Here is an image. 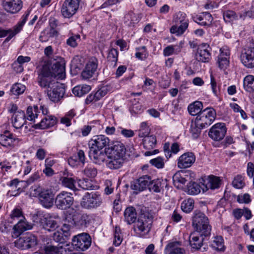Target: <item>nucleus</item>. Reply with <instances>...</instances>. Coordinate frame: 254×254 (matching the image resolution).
<instances>
[{
    "instance_id": "a18cd8bd",
    "label": "nucleus",
    "mask_w": 254,
    "mask_h": 254,
    "mask_svg": "<svg viewBox=\"0 0 254 254\" xmlns=\"http://www.w3.org/2000/svg\"><path fill=\"white\" fill-rule=\"evenodd\" d=\"M25 89L26 87L24 85L16 83L12 86L10 92L13 95H18L23 93L25 90Z\"/></svg>"
},
{
    "instance_id": "6ab92c4d",
    "label": "nucleus",
    "mask_w": 254,
    "mask_h": 254,
    "mask_svg": "<svg viewBox=\"0 0 254 254\" xmlns=\"http://www.w3.org/2000/svg\"><path fill=\"white\" fill-rule=\"evenodd\" d=\"M211 48L206 43L201 44L198 48L196 59L199 62H208L211 58Z\"/></svg>"
},
{
    "instance_id": "c9c22d12",
    "label": "nucleus",
    "mask_w": 254,
    "mask_h": 254,
    "mask_svg": "<svg viewBox=\"0 0 254 254\" xmlns=\"http://www.w3.org/2000/svg\"><path fill=\"white\" fill-rule=\"evenodd\" d=\"M188 192L190 194L196 195L200 192L201 190L205 189V187H202L199 184L194 182H190L187 185Z\"/></svg>"
},
{
    "instance_id": "f3484780",
    "label": "nucleus",
    "mask_w": 254,
    "mask_h": 254,
    "mask_svg": "<svg viewBox=\"0 0 254 254\" xmlns=\"http://www.w3.org/2000/svg\"><path fill=\"white\" fill-rule=\"evenodd\" d=\"M39 199L42 206L47 208H50L54 204V194L51 189H45Z\"/></svg>"
},
{
    "instance_id": "7ed1b4c3",
    "label": "nucleus",
    "mask_w": 254,
    "mask_h": 254,
    "mask_svg": "<svg viewBox=\"0 0 254 254\" xmlns=\"http://www.w3.org/2000/svg\"><path fill=\"white\" fill-rule=\"evenodd\" d=\"M153 222V217L148 212L141 213L135 221L134 231L139 237H143L147 234L151 228Z\"/></svg>"
},
{
    "instance_id": "2f4dec72",
    "label": "nucleus",
    "mask_w": 254,
    "mask_h": 254,
    "mask_svg": "<svg viewBox=\"0 0 254 254\" xmlns=\"http://www.w3.org/2000/svg\"><path fill=\"white\" fill-rule=\"evenodd\" d=\"M125 220L128 224H131L134 223L136 219V212L135 209L130 206L127 207L124 212Z\"/></svg>"
},
{
    "instance_id": "f03ea898",
    "label": "nucleus",
    "mask_w": 254,
    "mask_h": 254,
    "mask_svg": "<svg viewBox=\"0 0 254 254\" xmlns=\"http://www.w3.org/2000/svg\"><path fill=\"white\" fill-rule=\"evenodd\" d=\"M192 226L201 236L208 237L210 235L211 227L207 217L200 210H196L192 217Z\"/></svg>"
},
{
    "instance_id": "5fc2aeb1",
    "label": "nucleus",
    "mask_w": 254,
    "mask_h": 254,
    "mask_svg": "<svg viewBox=\"0 0 254 254\" xmlns=\"http://www.w3.org/2000/svg\"><path fill=\"white\" fill-rule=\"evenodd\" d=\"M97 173L96 169L91 166L87 167L84 170V174L88 177L94 178Z\"/></svg>"
},
{
    "instance_id": "4468645a",
    "label": "nucleus",
    "mask_w": 254,
    "mask_h": 254,
    "mask_svg": "<svg viewBox=\"0 0 254 254\" xmlns=\"http://www.w3.org/2000/svg\"><path fill=\"white\" fill-rule=\"evenodd\" d=\"M226 131L227 128L224 123H217L211 127L208 135L214 140L219 141L224 138Z\"/></svg>"
},
{
    "instance_id": "b1692460",
    "label": "nucleus",
    "mask_w": 254,
    "mask_h": 254,
    "mask_svg": "<svg viewBox=\"0 0 254 254\" xmlns=\"http://www.w3.org/2000/svg\"><path fill=\"white\" fill-rule=\"evenodd\" d=\"M72 220L73 224L79 228L87 227L89 223V216L85 214L76 213L72 215Z\"/></svg>"
},
{
    "instance_id": "f8f14e48",
    "label": "nucleus",
    "mask_w": 254,
    "mask_h": 254,
    "mask_svg": "<svg viewBox=\"0 0 254 254\" xmlns=\"http://www.w3.org/2000/svg\"><path fill=\"white\" fill-rule=\"evenodd\" d=\"M126 149L125 145L121 142L116 141L111 147L105 148V152L108 154V157L123 158L126 153Z\"/></svg>"
},
{
    "instance_id": "680f3d73",
    "label": "nucleus",
    "mask_w": 254,
    "mask_h": 254,
    "mask_svg": "<svg viewBox=\"0 0 254 254\" xmlns=\"http://www.w3.org/2000/svg\"><path fill=\"white\" fill-rule=\"evenodd\" d=\"M62 233L66 240H67L71 235L70 226L68 224H64L62 228Z\"/></svg>"
},
{
    "instance_id": "e2e57ef3",
    "label": "nucleus",
    "mask_w": 254,
    "mask_h": 254,
    "mask_svg": "<svg viewBox=\"0 0 254 254\" xmlns=\"http://www.w3.org/2000/svg\"><path fill=\"white\" fill-rule=\"evenodd\" d=\"M237 201L239 203H249L251 201L250 195L248 193L239 195L237 197Z\"/></svg>"
},
{
    "instance_id": "a211bd4d",
    "label": "nucleus",
    "mask_w": 254,
    "mask_h": 254,
    "mask_svg": "<svg viewBox=\"0 0 254 254\" xmlns=\"http://www.w3.org/2000/svg\"><path fill=\"white\" fill-rule=\"evenodd\" d=\"M2 6L7 12L16 13L21 9L22 2L21 0H2Z\"/></svg>"
},
{
    "instance_id": "3c124183",
    "label": "nucleus",
    "mask_w": 254,
    "mask_h": 254,
    "mask_svg": "<svg viewBox=\"0 0 254 254\" xmlns=\"http://www.w3.org/2000/svg\"><path fill=\"white\" fill-rule=\"evenodd\" d=\"M229 58L225 57H222L221 56L218 57L217 63L220 68L225 69L229 65Z\"/></svg>"
},
{
    "instance_id": "13d9d810",
    "label": "nucleus",
    "mask_w": 254,
    "mask_h": 254,
    "mask_svg": "<svg viewBox=\"0 0 254 254\" xmlns=\"http://www.w3.org/2000/svg\"><path fill=\"white\" fill-rule=\"evenodd\" d=\"M53 239L57 242L60 243L59 244L63 245L66 241L65 238L64 237L61 232L57 231L53 234Z\"/></svg>"
},
{
    "instance_id": "0eeeda50",
    "label": "nucleus",
    "mask_w": 254,
    "mask_h": 254,
    "mask_svg": "<svg viewBox=\"0 0 254 254\" xmlns=\"http://www.w3.org/2000/svg\"><path fill=\"white\" fill-rule=\"evenodd\" d=\"M73 251L74 247L77 251H84L90 246L91 244V238L90 235L86 233H83L74 236L72 240Z\"/></svg>"
},
{
    "instance_id": "e433bc0d",
    "label": "nucleus",
    "mask_w": 254,
    "mask_h": 254,
    "mask_svg": "<svg viewBox=\"0 0 254 254\" xmlns=\"http://www.w3.org/2000/svg\"><path fill=\"white\" fill-rule=\"evenodd\" d=\"M90 90L91 87L89 85L77 86L73 88L72 92L75 96L81 97L88 93Z\"/></svg>"
},
{
    "instance_id": "2eb2a0df",
    "label": "nucleus",
    "mask_w": 254,
    "mask_h": 254,
    "mask_svg": "<svg viewBox=\"0 0 254 254\" xmlns=\"http://www.w3.org/2000/svg\"><path fill=\"white\" fill-rule=\"evenodd\" d=\"M240 58L245 66L248 68L254 67V42L248 49L242 53Z\"/></svg>"
},
{
    "instance_id": "8fccbe9b",
    "label": "nucleus",
    "mask_w": 254,
    "mask_h": 254,
    "mask_svg": "<svg viewBox=\"0 0 254 254\" xmlns=\"http://www.w3.org/2000/svg\"><path fill=\"white\" fill-rule=\"evenodd\" d=\"M222 240V238L221 237L216 238L211 244L212 247L217 251H223L224 250V246Z\"/></svg>"
},
{
    "instance_id": "a19ab883",
    "label": "nucleus",
    "mask_w": 254,
    "mask_h": 254,
    "mask_svg": "<svg viewBox=\"0 0 254 254\" xmlns=\"http://www.w3.org/2000/svg\"><path fill=\"white\" fill-rule=\"evenodd\" d=\"M29 11H28L26 13V14L25 15H24L22 16V20L20 22H19L17 24V25H15L14 27L15 33H12L11 34V35L7 38L8 39L7 40L11 39L14 35H15L16 34H17L22 29V28L23 26L24 25V24H25V23L26 22V21L27 20V17L29 16Z\"/></svg>"
},
{
    "instance_id": "4d7b16f0",
    "label": "nucleus",
    "mask_w": 254,
    "mask_h": 254,
    "mask_svg": "<svg viewBox=\"0 0 254 254\" xmlns=\"http://www.w3.org/2000/svg\"><path fill=\"white\" fill-rule=\"evenodd\" d=\"M202 128H203L201 127L200 126H197L195 122L194 125H192L191 127V133L192 137L194 138H197L201 132V129Z\"/></svg>"
},
{
    "instance_id": "423d86ee",
    "label": "nucleus",
    "mask_w": 254,
    "mask_h": 254,
    "mask_svg": "<svg viewBox=\"0 0 254 254\" xmlns=\"http://www.w3.org/2000/svg\"><path fill=\"white\" fill-rule=\"evenodd\" d=\"M73 251V246L70 244H58L54 246L49 243L43 247V254H70Z\"/></svg>"
},
{
    "instance_id": "20e7f679",
    "label": "nucleus",
    "mask_w": 254,
    "mask_h": 254,
    "mask_svg": "<svg viewBox=\"0 0 254 254\" xmlns=\"http://www.w3.org/2000/svg\"><path fill=\"white\" fill-rule=\"evenodd\" d=\"M174 22L175 25L171 27V33L177 36L182 35L189 26V20L186 18V14L179 12L174 16Z\"/></svg>"
},
{
    "instance_id": "603ef678",
    "label": "nucleus",
    "mask_w": 254,
    "mask_h": 254,
    "mask_svg": "<svg viewBox=\"0 0 254 254\" xmlns=\"http://www.w3.org/2000/svg\"><path fill=\"white\" fill-rule=\"evenodd\" d=\"M233 186L237 189H242L245 186L244 179L241 175H237L232 182Z\"/></svg>"
},
{
    "instance_id": "aec40b11",
    "label": "nucleus",
    "mask_w": 254,
    "mask_h": 254,
    "mask_svg": "<svg viewBox=\"0 0 254 254\" xmlns=\"http://www.w3.org/2000/svg\"><path fill=\"white\" fill-rule=\"evenodd\" d=\"M195 160V156L193 153H185L179 157L178 166L181 169L190 167L194 163Z\"/></svg>"
},
{
    "instance_id": "bf43d9fd",
    "label": "nucleus",
    "mask_w": 254,
    "mask_h": 254,
    "mask_svg": "<svg viewBox=\"0 0 254 254\" xmlns=\"http://www.w3.org/2000/svg\"><path fill=\"white\" fill-rule=\"evenodd\" d=\"M223 17L226 22H230L236 18V14L234 11L228 10L224 13Z\"/></svg>"
},
{
    "instance_id": "412c9836",
    "label": "nucleus",
    "mask_w": 254,
    "mask_h": 254,
    "mask_svg": "<svg viewBox=\"0 0 254 254\" xmlns=\"http://www.w3.org/2000/svg\"><path fill=\"white\" fill-rule=\"evenodd\" d=\"M109 139L104 135H96L89 142L90 147H93V148H97V150H101L106 147L109 144Z\"/></svg>"
},
{
    "instance_id": "6e6d98bb",
    "label": "nucleus",
    "mask_w": 254,
    "mask_h": 254,
    "mask_svg": "<svg viewBox=\"0 0 254 254\" xmlns=\"http://www.w3.org/2000/svg\"><path fill=\"white\" fill-rule=\"evenodd\" d=\"M150 163L157 168H162L164 166L163 159L160 157L150 160Z\"/></svg>"
},
{
    "instance_id": "7c9ffc66",
    "label": "nucleus",
    "mask_w": 254,
    "mask_h": 254,
    "mask_svg": "<svg viewBox=\"0 0 254 254\" xmlns=\"http://www.w3.org/2000/svg\"><path fill=\"white\" fill-rule=\"evenodd\" d=\"M201 235V233H200ZM201 239L198 236L195 235V233L194 232L191 233L189 238V242L190 246L192 249L198 250L200 249V248L203 245V242L204 241L203 237H201Z\"/></svg>"
},
{
    "instance_id": "ddd939ff",
    "label": "nucleus",
    "mask_w": 254,
    "mask_h": 254,
    "mask_svg": "<svg viewBox=\"0 0 254 254\" xmlns=\"http://www.w3.org/2000/svg\"><path fill=\"white\" fill-rule=\"evenodd\" d=\"M82 204L86 208H94L100 205L102 202L101 195L97 193H87L83 198Z\"/></svg>"
},
{
    "instance_id": "69168bd1",
    "label": "nucleus",
    "mask_w": 254,
    "mask_h": 254,
    "mask_svg": "<svg viewBox=\"0 0 254 254\" xmlns=\"http://www.w3.org/2000/svg\"><path fill=\"white\" fill-rule=\"evenodd\" d=\"M15 30L13 28V30L8 29V30H4V29H0V37H5L7 36V38L5 39V41H8L10 39L7 40L8 38L11 35L12 33H14Z\"/></svg>"
},
{
    "instance_id": "393cba45",
    "label": "nucleus",
    "mask_w": 254,
    "mask_h": 254,
    "mask_svg": "<svg viewBox=\"0 0 254 254\" xmlns=\"http://www.w3.org/2000/svg\"><path fill=\"white\" fill-rule=\"evenodd\" d=\"M17 139L13 137V134L8 130H5L3 133L0 134V144L4 147L12 146Z\"/></svg>"
},
{
    "instance_id": "bb28decb",
    "label": "nucleus",
    "mask_w": 254,
    "mask_h": 254,
    "mask_svg": "<svg viewBox=\"0 0 254 254\" xmlns=\"http://www.w3.org/2000/svg\"><path fill=\"white\" fill-rule=\"evenodd\" d=\"M193 20L202 26H210L213 20L212 15L208 12H204L202 15L193 17Z\"/></svg>"
},
{
    "instance_id": "39448f33",
    "label": "nucleus",
    "mask_w": 254,
    "mask_h": 254,
    "mask_svg": "<svg viewBox=\"0 0 254 254\" xmlns=\"http://www.w3.org/2000/svg\"><path fill=\"white\" fill-rule=\"evenodd\" d=\"M215 110L211 108H207L202 110L195 119V122L197 126L205 128L210 126L215 119Z\"/></svg>"
},
{
    "instance_id": "49530a36",
    "label": "nucleus",
    "mask_w": 254,
    "mask_h": 254,
    "mask_svg": "<svg viewBox=\"0 0 254 254\" xmlns=\"http://www.w3.org/2000/svg\"><path fill=\"white\" fill-rule=\"evenodd\" d=\"M44 190V188L39 185L33 186L29 190L30 195L33 197H39Z\"/></svg>"
},
{
    "instance_id": "dca6fc26",
    "label": "nucleus",
    "mask_w": 254,
    "mask_h": 254,
    "mask_svg": "<svg viewBox=\"0 0 254 254\" xmlns=\"http://www.w3.org/2000/svg\"><path fill=\"white\" fill-rule=\"evenodd\" d=\"M151 178L150 176L144 175L133 182L130 186L132 190L141 191L147 188L149 189Z\"/></svg>"
},
{
    "instance_id": "f704fd0d",
    "label": "nucleus",
    "mask_w": 254,
    "mask_h": 254,
    "mask_svg": "<svg viewBox=\"0 0 254 254\" xmlns=\"http://www.w3.org/2000/svg\"><path fill=\"white\" fill-rule=\"evenodd\" d=\"M156 138L153 135L145 136L143 139V145L144 148L147 150H150L155 147L156 144Z\"/></svg>"
},
{
    "instance_id": "c756f323",
    "label": "nucleus",
    "mask_w": 254,
    "mask_h": 254,
    "mask_svg": "<svg viewBox=\"0 0 254 254\" xmlns=\"http://www.w3.org/2000/svg\"><path fill=\"white\" fill-rule=\"evenodd\" d=\"M22 217L23 219L20 220L13 227L14 231L20 234L26 230H30L33 228V225L28 222L24 217L23 216Z\"/></svg>"
},
{
    "instance_id": "1a4fd4ad",
    "label": "nucleus",
    "mask_w": 254,
    "mask_h": 254,
    "mask_svg": "<svg viewBox=\"0 0 254 254\" xmlns=\"http://www.w3.org/2000/svg\"><path fill=\"white\" fill-rule=\"evenodd\" d=\"M45 67H47L48 71L51 73V75H49L50 79H55L56 77L62 78L65 76V63L63 60L56 62L52 65L51 69L48 65L45 64L43 65L39 75L42 74L44 68Z\"/></svg>"
},
{
    "instance_id": "58836bf2",
    "label": "nucleus",
    "mask_w": 254,
    "mask_h": 254,
    "mask_svg": "<svg viewBox=\"0 0 254 254\" xmlns=\"http://www.w3.org/2000/svg\"><path fill=\"white\" fill-rule=\"evenodd\" d=\"M194 207V200L192 198L185 200L181 204L182 210L186 212H190Z\"/></svg>"
},
{
    "instance_id": "338daca9",
    "label": "nucleus",
    "mask_w": 254,
    "mask_h": 254,
    "mask_svg": "<svg viewBox=\"0 0 254 254\" xmlns=\"http://www.w3.org/2000/svg\"><path fill=\"white\" fill-rule=\"evenodd\" d=\"M107 93V90L106 88H101L98 90L96 93H94V96L96 98V100H99L103 97L105 96Z\"/></svg>"
},
{
    "instance_id": "864d4df0",
    "label": "nucleus",
    "mask_w": 254,
    "mask_h": 254,
    "mask_svg": "<svg viewBox=\"0 0 254 254\" xmlns=\"http://www.w3.org/2000/svg\"><path fill=\"white\" fill-rule=\"evenodd\" d=\"M125 18L127 20L130 21L131 23H137L139 20L138 15L132 11H129L125 15Z\"/></svg>"
},
{
    "instance_id": "4c0bfd02",
    "label": "nucleus",
    "mask_w": 254,
    "mask_h": 254,
    "mask_svg": "<svg viewBox=\"0 0 254 254\" xmlns=\"http://www.w3.org/2000/svg\"><path fill=\"white\" fill-rule=\"evenodd\" d=\"M244 87L246 91L251 92L254 91V76L249 75L244 79Z\"/></svg>"
},
{
    "instance_id": "79ce46f5",
    "label": "nucleus",
    "mask_w": 254,
    "mask_h": 254,
    "mask_svg": "<svg viewBox=\"0 0 254 254\" xmlns=\"http://www.w3.org/2000/svg\"><path fill=\"white\" fill-rule=\"evenodd\" d=\"M180 243L178 242H173L169 244L167 246L170 249L169 254H184L185 251L183 249L177 247Z\"/></svg>"
},
{
    "instance_id": "cd10ccee",
    "label": "nucleus",
    "mask_w": 254,
    "mask_h": 254,
    "mask_svg": "<svg viewBox=\"0 0 254 254\" xmlns=\"http://www.w3.org/2000/svg\"><path fill=\"white\" fill-rule=\"evenodd\" d=\"M40 223L43 227L48 231L54 230L58 227L57 221L51 217L43 216L40 218Z\"/></svg>"
},
{
    "instance_id": "9d476101",
    "label": "nucleus",
    "mask_w": 254,
    "mask_h": 254,
    "mask_svg": "<svg viewBox=\"0 0 254 254\" xmlns=\"http://www.w3.org/2000/svg\"><path fill=\"white\" fill-rule=\"evenodd\" d=\"M15 243L16 247L18 248L26 250L35 247L38 244V240L35 235L27 234L20 237Z\"/></svg>"
},
{
    "instance_id": "f257e3e1",
    "label": "nucleus",
    "mask_w": 254,
    "mask_h": 254,
    "mask_svg": "<svg viewBox=\"0 0 254 254\" xmlns=\"http://www.w3.org/2000/svg\"><path fill=\"white\" fill-rule=\"evenodd\" d=\"M51 75L47 67L44 68L42 75H39L38 82L40 86L46 88L47 96L54 102L59 101L64 96L65 90L63 84L56 81V79H50Z\"/></svg>"
},
{
    "instance_id": "ea45409f",
    "label": "nucleus",
    "mask_w": 254,
    "mask_h": 254,
    "mask_svg": "<svg viewBox=\"0 0 254 254\" xmlns=\"http://www.w3.org/2000/svg\"><path fill=\"white\" fill-rule=\"evenodd\" d=\"M79 186L84 190H95L98 187L96 185H94L93 182L88 179H84L82 180H80L79 182Z\"/></svg>"
},
{
    "instance_id": "0e129e2a",
    "label": "nucleus",
    "mask_w": 254,
    "mask_h": 254,
    "mask_svg": "<svg viewBox=\"0 0 254 254\" xmlns=\"http://www.w3.org/2000/svg\"><path fill=\"white\" fill-rule=\"evenodd\" d=\"M79 38L80 36L78 35L71 36L67 40L66 44L71 47H75L77 45L76 40Z\"/></svg>"
},
{
    "instance_id": "72a5a7b5",
    "label": "nucleus",
    "mask_w": 254,
    "mask_h": 254,
    "mask_svg": "<svg viewBox=\"0 0 254 254\" xmlns=\"http://www.w3.org/2000/svg\"><path fill=\"white\" fill-rule=\"evenodd\" d=\"M202 104L201 102L195 101L189 106L188 111L190 115L192 116H197V115L202 111Z\"/></svg>"
},
{
    "instance_id": "c03bdc74",
    "label": "nucleus",
    "mask_w": 254,
    "mask_h": 254,
    "mask_svg": "<svg viewBox=\"0 0 254 254\" xmlns=\"http://www.w3.org/2000/svg\"><path fill=\"white\" fill-rule=\"evenodd\" d=\"M163 188L162 182L159 179L151 180V183L149 187V190L150 191L152 190L155 192H159Z\"/></svg>"
},
{
    "instance_id": "473e14b6",
    "label": "nucleus",
    "mask_w": 254,
    "mask_h": 254,
    "mask_svg": "<svg viewBox=\"0 0 254 254\" xmlns=\"http://www.w3.org/2000/svg\"><path fill=\"white\" fill-rule=\"evenodd\" d=\"M109 159L106 161V164L108 168L111 169L120 168L123 164L124 159L123 158L108 157Z\"/></svg>"
},
{
    "instance_id": "4be33fe9",
    "label": "nucleus",
    "mask_w": 254,
    "mask_h": 254,
    "mask_svg": "<svg viewBox=\"0 0 254 254\" xmlns=\"http://www.w3.org/2000/svg\"><path fill=\"white\" fill-rule=\"evenodd\" d=\"M98 66L96 59L90 61L86 65L85 68L81 73V76L84 79H88L95 74Z\"/></svg>"
},
{
    "instance_id": "37998d69",
    "label": "nucleus",
    "mask_w": 254,
    "mask_h": 254,
    "mask_svg": "<svg viewBox=\"0 0 254 254\" xmlns=\"http://www.w3.org/2000/svg\"><path fill=\"white\" fill-rule=\"evenodd\" d=\"M118 51L114 48H112L108 53L107 57L108 62H111V64L113 65V66H115L118 61Z\"/></svg>"
},
{
    "instance_id": "6e6552de",
    "label": "nucleus",
    "mask_w": 254,
    "mask_h": 254,
    "mask_svg": "<svg viewBox=\"0 0 254 254\" xmlns=\"http://www.w3.org/2000/svg\"><path fill=\"white\" fill-rule=\"evenodd\" d=\"M55 203L58 209L65 210L73 204V198L71 193L63 191L56 196Z\"/></svg>"
},
{
    "instance_id": "de8ad7c7",
    "label": "nucleus",
    "mask_w": 254,
    "mask_h": 254,
    "mask_svg": "<svg viewBox=\"0 0 254 254\" xmlns=\"http://www.w3.org/2000/svg\"><path fill=\"white\" fill-rule=\"evenodd\" d=\"M63 186L71 190H74L75 183L74 180L71 178L63 177L61 179Z\"/></svg>"
},
{
    "instance_id": "9b49d317",
    "label": "nucleus",
    "mask_w": 254,
    "mask_h": 254,
    "mask_svg": "<svg viewBox=\"0 0 254 254\" xmlns=\"http://www.w3.org/2000/svg\"><path fill=\"white\" fill-rule=\"evenodd\" d=\"M79 0H65L61 8V13L64 18H70L77 11Z\"/></svg>"
},
{
    "instance_id": "774afa93",
    "label": "nucleus",
    "mask_w": 254,
    "mask_h": 254,
    "mask_svg": "<svg viewBox=\"0 0 254 254\" xmlns=\"http://www.w3.org/2000/svg\"><path fill=\"white\" fill-rule=\"evenodd\" d=\"M35 128L45 129L49 127L47 121L45 120V117L40 123L35 124L33 126Z\"/></svg>"
},
{
    "instance_id": "c85d7f7f",
    "label": "nucleus",
    "mask_w": 254,
    "mask_h": 254,
    "mask_svg": "<svg viewBox=\"0 0 254 254\" xmlns=\"http://www.w3.org/2000/svg\"><path fill=\"white\" fill-rule=\"evenodd\" d=\"M207 183L206 185L204 184L202 186L205 187V189H202L203 192H205L209 189L211 190H215L218 189L220 187V180L218 177L215 176H210L207 179Z\"/></svg>"
},
{
    "instance_id": "a878e982",
    "label": "nucleus",
    "mask_w": 254,
    "mask_h": 254,
    "mask_svg": "<svg viewBox=\"0 0 254 254\" xmlns=\"http://www.w3.org/2000/svg\"><path fill=\"white\" fill-rule=\"evenodd\" d=\"M11 119L14 127L16 128H21L26 122L25 113L22 111H17L14 113Z\"/></svg>"
},
{
    "instance_id": "5701e85b",
    "label": "nucleus",
    "mask_w": 254,
    "mask_h": 254,
    "mask_svg": "<svg viewBox=\"0 0 254 254\" xmlns=\"http://www.w3.org/2000/svg\"><path fill=\"white\" fill-rule=\"evenodd\" d=\"M97 150L96 148H93V147H90L89 151V156L91 159H93L96 163L101 164L106 160V157L108 154L106 153V152H103Z\"/></svg>"
},
{
    "instance_id": "052dcab7",
    "label": "nucleus",
    "mask_w": 254,
    "mask_h": 254,
    "mask_svg": "<svg viewBox=\"0 0 254 254\" xmlns=\"http://www.w3.org/2000/svg\"><path fill=\"white\" fill-rule=\"evenodd\" d=\"M37 108L35 107L34 109V112H33V110L32 107H29L27 110V119L30 121L35 120V118H37L38 114L36 113V110Z\"/></svg>"
},
{
    "instance_id": "09e8293b",
    "label": "nucleus",
    "mask_w": 254,
    "mask_h": 254,
    "mask_svg": "<svg viewBox=\"0 0 254 254\" xmlns=\"http://www.w3.org/2000/svg\"><path fill=\"white\" fill-rule=\"evenodd\" d=\"M137 52L135 54L136 58L141 60H144L146 59L148 56V53L146 51V48L145 46H142L136 48Z\"/></svg>"
}]
</instances>
